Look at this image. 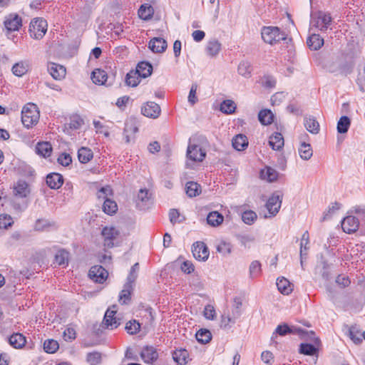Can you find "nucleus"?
Masks as SVG:
<instances>
[{"mask_svg":"<svg viewBox=\"0 0 365 365\" xmlns=\"http://www.w3.org/2000/svg\"><path fill=\"white\" fill-rule=\"evenodd\" d=\"M39 110L34 103H28L21 110V122L24 127L31 128L39 120Z\"/></svg>","mask_w":365,"mask_h":365,"instance_id":"nucleus-1","label":"nucleus"},{"mask_svg":"<svg viewBox=\"0 0 365 365\" xmlns=\"http://www.w3.org/2000/svg\"><path fill=\"white\" fill-rule=\"evenodd\" d=\"M263 41L269 44H274L286 39V34L277 26H264L261 31Z\"/></svg>","mask_w":365,"mask_h":365,"instance_id":"nucleus-2","label":"nucleus"},{"mask_svg":"<svg viewBox=\"0 0 365 365\" xmlns=\"http://www.w3.org/2000/svg\"><path fill=\"white\" fill-rule=\"evenodd\" d=\"M331 22L329 14L319 11L311 14L310 24L320 31H326Z\"/></svg>","mask_w":365,"mask_h":365,"instance_id":"nucleus-3","label":"nucleus"},{"mask_svg":"<svg viewBox=\"0 0 365 365\" xmlns=\"http://www.w3.org/2000/svg\"><path fill=\"white\" fill-rule=\"evenodd\" d=\"M47 22L43 19H34L29 25L30 36L36 39H41L47 31Z\"/></svg>","mask_w":365,"mask_h":365,"instance_id":"nucleus-4","label":"nucleus"},{"mask_svg":"<svg viewBox=\"0 0 365 365\" xmlns=\"http://www.w3.org/2000/svg\"><path fill=\"white\" fill-rule=\"evenodd\" d=\"M151 195L148 189H140L135 198L136 207L140 210H148L153 203Z\"/></svg>","mask_w":365,"mask_h":365,"instance_id":"nucleus-5","label":"nucleus"},{"mask_svg":"<svg viewBox=\"0 0 365 365\" xmlns=\"http://www.w3.org/2000/svg\"><path fill=\"white\" fill-rule=\"evenodd\" d=\"M4 24L8 33L19 31L22 26V19L16 14H10L5 16Z\"/></svg>","mask_w":365,"mask_h":365,"instance_id":"nucleus-6","label":"nucleus"},{"mask_svg":"<svg viewBox=\"0 0 365 365\" xmlns=\"http://www.w3.org/2000/svg\"><path fill=\"white\" fill-rule=\"evenodd\" d=\"M108 273L106 269L101 265H95L91 267L88 272V277L93 282L102 284L103 283L107 277Z\"/></svg>","mask_w":365,"mask_h":365,"instance_id":"nucleus-7","label":"nucleus"},{"mask_svg":"<svg viewBox=\"0 0 365 365\" xmlns=\"http://www.w3.org/2000/svg\"><path fill=\"white\" fill-rule=\"evenodd\" d=\"M194 257L199 261H205L208 259L210 252L206 245L202 242H196L192 247Z\"/></svg>","mask_w":365,"mask_h":365,"instance_id":"nucleus-8","label":"nucleus"},{"mask_svg":"<svg viewBox=\"0 0 365 365\" xmlns=\"http://www.w3.org/2000/svg\"><path fill=\"white\" fill-rule=\"evenodd\" d=\"M282 199V196L277 193H274L268 199L266 203V207L271 215L275 216L278 213L281 207Z\"/></svg>","mask_w":365,"mask_h":365,"instance_id":"nucleus-9","label":"nucleus"},{"mask_svg":"<svg viewBox=\"0 0 365 365\" xmlns=\"http://www.w3.org/2000/svg\"><path fill=\"white\" fill-rule=\"evenodd\" d=\"M206 156V153L197 145H190L187 150V157L194 162H202Z\"/></svg>","mask_w":365,"mask_h":365,"instance_id":"nucleus-10","label":"nucleus"},{"mask_svg":"<svg viewBox=\"0 0 365 365\" xmlns=\"http://www.w3.org/2000/svg\"><path fill=\"white\" fill-rule=\"evenodd\" d=\"M160 112V106L155 102H147L141 108L142 114L150 118H157Z\"/></svg>","mask_w":365,"mask_h":365,"instance_id":"nucleus-11","label":"nucleus"},{"mask_svg":"<svg viewBox=\"0 0 365 365\" xmlns=\"http://www.w3.org/2000/svg\"><path fill=\"white\" fill-rule=\"evenodd\" d=\"M359 225L358 218L354 216H347L341 222V228L344 232L351 234L355 232Z\"/></svg>","mask_w":365,"mask_h":365,"instance_id":"nucleus-12","label":"nucleus"},{"mask_svg":"<svg viewBox=\"0 0 365 365\" xmlns=\"http://www.w3.org/2000/svg\"><path fill=\"white\" fill-rule=\"evenodd\" d=\"M101 235L104 239V246L111 248L114 246L113 240L118 235V231L114 227H105L102 230Z\"/></svg>","mask_w":365,"mask_h":365,"instance_id":"nucleus-13","label":"nucleus"},{"mask_svg":"<svg viewBox=\"0 0 365 365\" xmlns=\"http://www.w3.org/2000/svg\"><path fill=\"white\" fill-rule=\"evenodd\" d=\"M116 310L108 309L104 315L103 324L108 329H113L117 328L120 324V319L115 317Z\"/></svg>","mask_w":365,"mask_h":365,"instance_id":"nucleus-14","label":"nucleus"},{"mask_svg":"<svg viewBox=\"0 0 365 365\" xmlns=\"http://www.w3.org/2000/svg\"><path fill=\"white\" fill-rule=\"evenodd\" d=\"M140 356L145 363L152 364L158 358V354L153 346H145L140 352Z\"/></svg>","mask_w":365,"mask_h":365,"instance_id":"nucleus-15","label":"nucleus"},{"mask_svg":"<svg viewBox=\"0 0 365 365\" xmlns=\"http://www.w3.org/2000/svg\"><path fill=\"white\" fill-rule=\"evenodd\" d=\"M46 182L51 189L57 190L63 184V177L59 173H51L47 175Z\"/></svg>","mask_w":365,"mask_h":365,"instance_id":"nucleus-16","label":"nucleus"},{"mask_svg":"<svg viewBox=\"0 0 365 365\" xmlns=\"http://www.w3.org/2000/svg\"><path fill=\"white\" fill-rule=\"evenodd\" d=\"M30 192L29 185L24 180H18L14 187V195L21 198L26 197L30 194Z\"/></svg>","mask_w":365,"mask_h":365,"instance_id":"nucleus-17","label":"nucleus"},{"mask_svg":"<svg viewBox=\"0 0 365 365\" xmlns=\"http://www.w3.org/2000/svg\"><path fill=\"white\" fill-rule=\"evenodd\" d=\"M167 41L163 38L155 37L149 42V48L154 53H163L167 48Z\"/></svg>","mask_w":365,"mask_h":365,"instance_id":"nucleus-18","label":"nucleus"},{"mask_svg":"<svg viewBox=\"0 0 365 365\" xmlns=\"http://www.w3.org/2000/svg\"><path fill=\"white\" fill-rule=\"evenodd\" d=\"M48 71L51 75V76L56 80H59L63 78L66 75L65 67L55 63H48Z\"/></svg>","mask_w":365,"mask_h":365,"instance_id":"nucleus-19","label":"nucleus"},{"mask_svg":"<svg viewBox=\"0 0 365 365\" xmlns=\"http://www.w3.org/2000/svg\"><path fill=\"white\" fill-rule=\"evenodd\" d=\"M348 328V336L351 340L356 344H360L364 339L363 333L356 324L351 327L346 326Z\"/></svg>","mask_w":365,"mask_h":365,"instance_id":"nucleus-20","label":"nucleus"},{"mask_svg":"<svg viewBox=\"0 0 365 365\" xmlns=\"http://www.w3.org/2000/svg\"><path fill=\"white\" fill-rule=\"evenodd\" d=\"M140 78H145L151 75L153 66L147 61H141L138 63L136 69L134 71Z\"/></svg>","mask_w":365,"mask_h":365,"instance_id":"nucleus-21","label":"nucleus"},{"mask_svg":"<svg viewBox=\"0 0 365 365\" xmlns=\"http://www.w3.org/2000/svg\"><path fill=\"white\" fill-rule=\"evenodd\" d=\"M304 125L307 131L312 134H317L319 132V123L316 118L311 115L304 118Z\"/></svg>","mask_w":365,"mask_h":365,"instance_id":"nucleus-22","label":"nucleus"},{"mask_svg":"<svg viewBox=\"0 0 365 365\" xmlns=\"http://www.w3.org/2000/svg\"><path fill=\"white\" fill-rule=\"evenodd\" d=\"M9 344L14 349H21L24 346L26 337L21 333H14L8 338Z\"/></svg>","mask_w":365,"mask_h":365,"instance_id":"nucleus-23","label":"nucleus"},{"mask_svg":"<svg viewBox=\"0 0 365 365\" xmlns=\"http://www.w3.org/2000/svg\"><path fill=\"white\" fill-rule=\"evenodd\" d=\"M307 44L310 50L317 51L324 45V38L319 34H313L308 37Z\"/></svg>","mask_w":365,"mask_h":365,"instance_id":"nucleus-24","label":"nucleus"},{"mask_svg":"<svg viewBox=\"0 0 365 365\" xmlns=\"http://www.w3.org/2000/svg\"><path fill=\"white\" fill-rule=\"evenodd\" d=\"M232 144L235 150L238 151L244 150L248 146V140L246 135L238 134L233 138Z\"/></svg>","mask_w":365,"mask_h":365,"instance_id":"nucleus-25","label":"nucleus"},{"mask_svg":"<svg viewBox=\"0 0 365 365\" xmlns=\"http://www.w3.org/2000/svg\"><path fill=\"white\" fill-rule=\"evenodd\" d=\"M91 79L95 84L106 85L108 75L104 70L96 68L91 73Z\"/></svg>","mask_w":365,"mask_h":365,"instance_id":"nucleus-26","label":"nucleus"},{"mask_svg":"<svg viewBox=\"0 0 365 365\" xmlns=\"http://www.w3.org/2000/svg\"><path fill=\"white\" fill-rule=\"evenodd\" d=\"M278 290L283 294H289L292 292V286L284 277H278L276 282Z\"/></svg>","mask_w":365,"mask_h":365,"instance_id":"nucleus-27","label":"nucleus"},{"mask_svg":"<svg viewBox=\"0 0 365 365\" xmlns=\"http://www.w3.org/2000/svg\"><path fill=\"white\" fill-rule=\"evenodd\" d=\"M224 221V216L217 211L210 212L207 216V222L212 227H218Z\"/></svg>","mask_w":365,"mask_h":365,"instance_id":"nucleus-28","label":"nucleus"},{"mask_svg":"<svg viewBox=\"0 0 365 365\" xmlns=\"http://www.w3.org/2000/svg\"><path fill=\"white\" fill-rule=\"evenodd\" d=\"M220 50L221 43L216 39L209 41L205 47L206 53L210 57L216 56Z\"/></svg>","mask_w":365,"mask_h":365,"instance_id":"nucleus-29","label":"nucleus"},{"mask_svg":"<svg viewBox=\"0 0 365 365\" xmlns=\"http://www.w3.org/2000/svg\"><path fill=\"white\" fill-rule=\"evenodd\" d=\"M269 144L273 150H279L284 145V138L280 133H275L270 136Z\"/></svg>","mask_w":365,"mask_h":365,"instance_id":"nucleus-30","label":"nucleus"},{"mask_svg":"<svg viewBox=\"0 0 365 365\" xmlns=\"http://www.w3.org/2000/svg\"><path fill=\"white\" fill-rule=\"evenodd\" d=\"M173 360L179 365H185L187 362L188 352L185 349H177L173 353Z\"/></svg>","mask_w":365,"mask_h":365,"instance_id":"nucleus-31","label":"nucleus"},{"mask_svg":"<svg viewBox=\"0 0 365 365\" xmlns=\"http://www.w3.org/2000/svg\"><path fill=\"white\" fill-rule=\"evenodd\" d=\"M29 68L28 61H19L13 66L11 71L15 76L21 77L27 73Z\"/></svg>","mask_w":365,"mask_h":365,"instance_id":"nucleus-32","label":"nucleus"},{"mask_svg":"<svg viewBox=\"0 0 365 365\" xmlns=\"http://www.w3.org/2000/svg\"><path fill=\"white\" fill-rule=\"evenodd\" d=\"M36 152L44 158L49 156L52 152V146L48 142H40L36 144Z\"/></svg>","mask_w":365,"mask_h":365,"instance_id":"nucleus-33","label":"nucleus"},{"mask_svg":"<svg viewBox=\"0 0 365 365\" xmlns=\"http://www.w3.org/2000/svg\"><path fill=\"white\" fill-rule=\"evenodd\" d=\"M153 8L148 4H142L138 9V14L140 19L148 21L150 19L153 15Z\"/></svg>","mask_w":365,"mask_h":365,"instance_id":"nucleus-34","label":"nucleus"},{"mask_svg":"<svg viewBox=\"0 0 365 365\" xmlns=\"http://www.w3.org/2000/svg\"><path fill=\"white\" fill-rule=\"evenodd\" d=\"M274 115L269 109H263L258 114L259 121L264 125H269L273 122Z\"/></svg>","mask_w":365,"mask_h":365,"instance_id":"nucleus-35","label":"nucleus"},{"mask_svg":"<svg viewBox=\"0 0 365 365\" xmlns=\"http://www.w3.org/2000/svg\"><path fill=\"white\" fill-rule=\"evenodd\" d=\"M92 150L86 147H82L78 150V158L81 163H87L93 158Z\"/></svg>","mask_w":365,"mask_h":365,"instance_id":"nucleus-36","label":"nucleus"},{"mask_svg":"<svg viewBox=\"0 0 365 365\" xmlns=\"http://www.w3.org/2000/svg\"><path fill=\"white\" fill-rule=\"evenodd\" d=\"M185 191L190 197H195L201 192L200 185L195 182H187L185 185Z\"/></svg>","mask_w":365,"mask_h":365,"instance_id":"nucleus-37","label":"nucleus"},{"mask_svg":"<svg viewBox=\"0 0 365 365\" xmlns=\"http://www.w3.org/2000/svg\"><path fill=\"white\" fill-rule=\"evenodd\" d=\"M298 150L301 158L304 160L310 159L313 155L311 145L305 142L301 143Z\"/></svg>","mask_w":365,"mask_h":365,"instance_id":"nucleus-38","label":"nucleus"},{"mask_svg":"<svg viewBox=\"0 0 365 365\" xmlns=\"http://www.w3.org/2000/svg\"><path fill=\"white\" fill-rule=\"evenodd\" d=\"M195 337L199 343L205 344L212 339V334L208 329H201L197 331Z\"/></svg>","mask_w":365,"mask_h":365,"instance_id":"nucleus-39","label":"nucleus"},{"mask_svg":"<svg viewBox=\"0 0 365 365\" xmlns=\"http://www.w3.org/2000/svg\"><path fill=\"white\" fill-rule=\"evenodd\" d=\"M139 269H140V265H139L138 262L135 263L131 267L129 274L127 277V282H125V284H127V287H130V286L133 287V284L135 283V282L138 277Z\"/></svg>","mask_w":365,"mask_h":365,"instance_id":"nucleus-40","label":"nucleus"},{"mask_svg":"<svg viewBox=\"0 0 365 365\" xmlns=\"http://www.w3.org/2000/svg\"><path fill=\"white\" fill-rule=\"evenodd\" d=\"M299 352L307 356H314L318 354V349L312 344L302 343L299 346Z\"/></svg>","mask_w":365,"mask_h":365,"instance_id":"nucleus-41","label":"nucleus"},{"mask_svg":"<svg viewBox=\"0 0 365 365\" xmlns=\"http://www.w3.org/2000/svg\"><path fill=\"white\" fill-rule=\"evenodd\" d=\"M103 210L110 215L115 214L118 210L117 203L110 198L106 199L103 204Z\"/></svg>","mask_w":365,"mask_h":365,"instance_id":"nucleus-42","label":"nucleus"},{"mask_svg":"<svg viewBox=\"0 0 365 365\" xmlns=\"http://www.w3.org/2000/svg\"><path fill=\"white\" fill-rule=\"evenodd\" d=\"M69 252L64 249L59 250L55 255V262L60 266L67 265L68 263Z\"/></svg>","mask_w":365,"mask_h":365,"instance_id":"nucleus-43","label":"nucleus"},{"mask_svg":"<svg viewBox=\"0 0 365 365\" xmlns=\"http://www.w3.org/2000/svg\"><path fill=\"white\" fill-rule=\"evenodd\" d=\"M316 272H319L325 280L330 279V272L329 271V264L325 260H322L316 267Z\"/></svg>","mask_w":365,"mask_h":365,"instance_id":"nucleus-44","label":"nucleus"},{"mask_svg":"<svg viewBox=\"0 0 365 365\" xmlns=\"http://www.w3.org/2000/svg\"><path fill=\"white\" fill-rule=\"evenodd\" d=\"M238 73L245 78H250L252 71V65L248 61H242L238 66Z\"/></svg>","mask_w":365,"mask_h":365,"instance_id":"nucleus-45","label":"nucleus"},{"mask_svg":"<svg viewBox=\"0 0 365 365\" xmlns=\"http://www.w3.org/2000/svg\"><path fill=\"white\" fill-rule=\"evenodd\" d=\"M133 288V286L127 287L126 284H124L123 289L119 295V302L120 304H126L129 302Z\"/></svg>","mask_w":365,"mask_h":365,"instance_id":"nucleus-46","label":"nucleus"},{"mask_svg":"<svg viewBox=\"0 0 365 365\" xmlns=\"http://www.w3.org/2000/svg\"><path fill=\"white\" fill-rule=\"evenodd\" d=\"M351 120L349 117L344 115L340 118L337 123V131L339 133H346L350 126Z\"/></svg>","mask_w":365,"mask_h":365,"instance_id":"nucleus-47","label":"nucleus"},{"mask_svg":"<svg viewBox=\"0 0 365 365\" xmlns=\"http://www.w3.org/2000/svg\"><path fill=\"white\" fill-rule=\"evenodd\" d=\"M140 76H138L134 71H130L126 74L125 83L127 86L135 87L140 83Z\"/></svg>","mask_w":365,"mask_h":365,"instance_id":"nucleus-48","label":"nucleus"},{"mask_svg":"<svg viewBox=\"0 0 365 365\" xmlns=\"http://www.w3.org/2000/svg\"><path fill=\"white\" fill-rule=\"evenodd\" d=\"M236 105L232 100H225L220 104V110L226 114H231L235 112Z\"/></svg>","mask_w":365,"mask_h":365,"instance_id":"nucleus-49","label":"nucleus"},{"mask_svg":"<svg viewBox=\"0 0 365 365\" xmlns=\"http://www.w3.org/2000/svg\"><path fill=\"white\" fill-rule=\"evenodd\" d=\"M58 348V343L54 339H47L43 343V349L46 353L53 354Z\"/></svg>","mask_w":365,"mask_h":365,"instance_id":"nucleus-50","label":"nucleus"},{"mask_svg":"<svg viewBox=\"0 0 365 365\" xmlns=\"http://www.w3.org/2000/svg\"><path fill=\"white\" fill-rule=\"evenodd\" d=\"M84 124L83 119L78 115H72L68 123L69 128L78 130Z\"/></svg>","mask_w":365,"mask_h":365,"instance_id":"nucleus-51","label":"nucleus"},{"mask_svg":"<svg viewBox=\"0 0 365 365\" xmlns=\"http://www.w3.org/2000/svg\"><path fill=\"white\" fill-rule=\"evenodd\" d=\"M87 361L90 365H98L101 363V354L97 351L90 352L87 354Z\"/></svg>","mask_w":365,"mask_h":365,"instance_id":"nucleus-52","label":"nucleus"},{"mask_svg":"<svg viewBox=\"0 0 365 365\" xmlns=\"http://www.w3.org/2000/svg\"><path fill=\"white\" fill-rule=\"evenodd\" d=\"M125 329L129 334H135L140 331V324L134 319L127 322Z\"/></svg>","mask_w":365,"mask_h":365,"instance_id":"nucleus-53","label":"nucleus"},{"mask_svg":"<svg viewBox=\"0 0 365 365\" xmlns=\"http://www.w3.org/2000/svg\"><path fill=\"white\" fill-rule=\"evenodd\" d=\"M341 205L338 202H334L331 203L329 207L327 210H326L324 213L323 220H326L329 219L331 215L337 210L341 208Z\"/></svg>","mask_w":365,"mask_h":365,"instance_id":"nucleus-54","label":"nucleus"},{"mask_svg":"<svg viewBox=\"0 0 365 365\" xmlns=\"http://www.w3.org/2000/svg\"><path fill=\"white\" fill-rule=\"evenodd\" d=\"M257 217V214L252 210L245 211L242 215V221L247 225L253 224Z\"/></svg>","mask_w":365,"mask_h":365,"instance_id":"nucleus-55","label":"nucleus"},{"mask_svg":"<svg viewBox=\"0 0 365 365\" xmlns=\"http://www.w3.org/2000/svg\"><path fill=\"white\" fill-rule=\"evenodd\" d=\"M113 195L112 189L110 186L102 187L96 193L97 197L99 200L105 201L106 199H109V196Z\"/></svg>","mask_w":365,"mask_h":365,"instance_id":"nucleus-56","label":"nucleus"},{"mask_svg":"<svg viewBox=\"0 0 365 365\" xmlns=\"http://www.w3.org/2000/svg\"><path fill=\"white\" fill-rule=\"evenodd\" d=\"M238 317H236L235 314L233 313V317L230 316H222L221 322H220V327L223 329H229L231 327V324H233L235 323V319Z\"/></svg>","mask_w":365,"mask_h":365,"instance_id":"nucleus-57","label":"nucleus"},{"mask_svg":"<svg viewBox=\"0 0 365 365\" xmlns=\"http://www.w3.org/2000/svg\"><path fill=\"white\" fill-rule=\"evenodd\" d=\"M292 329L294 331V332H292V334H297L302 337H305L306 335H308L310 339H312L313 336L316 344L319 342V339L314 337L315 333L313 331H308L299 327H293Z\"/></svg>","mask_w":365,"mask_h":365,"instance_id":"nucleus-58","label":"nucleus"},{"mask_svg":"<svg viewBox=\"0 0 365 365\" xmlns=\"http://www.w3.org/2000/svg\"><path fill=\"white\" fill-rule=\"evenodd\" d=\"M261 272V264L258 261H253L250 266V274L252 278L257 277Z\"/></svg>","mask_w":365,"mask_h":365,"instance_id":"nucleus-59","label":"nucleus"},{"mask_svg":"<svg viewBox=\"0 0 365 365\" xmlns=\"http://www.w3.org/2000/svg\"><path fill=\"white\" fill-rule=\"evenodd\" d=\"M14 223L12 217L6 214L0 215V227L7 229Z\"/></svg>","mask_w":365,"mask_h":365,"instance_id":"nucleus-60","label":"nucleus"},{"mask_svg":"<svg viewBox=\"0 0 365 365\" xmlns=\"http://www.w3.org/2000/svg\"><path fill=\"white\" fill-rule=\"evenodd\" d=\"M276 83V79L272 76H264L262 79V86L266 88H274Z\"/></svg>","mask_w":365,"mask_h":365,"instance_id":"nucleus-61","label":"nucleus"},{"mask_svg":"<svg viewBox=\"0 0 365 365\" xmlns=\"http://www.w3.org/2000/svg\"><path fill=\"white\" fill-rule=\"evenodd\" d=\"M217 250L223 255H227L231 253L232 245L230 243L222 242L217 247Z\"/></svg>","mask_w":365,"mask_h":365,"instance_id":"nucleus-62","label":"nucleus"},{"mask_svg":"<svg viewBox=\"0 0 365 365\" xmlns=\"http://www.w3.org/2000/svg\"><path fill=\"white\" fill-rule=\"evenodd\" d=\"M291 332H294L293 329L290 328L287 324H284L282 325H278L275 329V334H279L280 336H285L287 334H290ZM274 336H272L273 337Z\"/></svg>","mask_w":365,"mask_h":365,"instance_id":"nucleus-63","label":"nucleus"},{"mask_svg":"<svg viewBox=\"0 0 365 365\" xmlns=\"http://www.w3.org/2000/svg\"><path fill=\"white\" fill-rule=\"evenodd\" d=\"M57 161L61 165L66 167L71 163L72 158L69 154L63 153L58 156Z\"/></svg>","mask_w":365,"mask_h":365,"instance_id":"nucleus-64","label":"nucleus"}]
</instances>
